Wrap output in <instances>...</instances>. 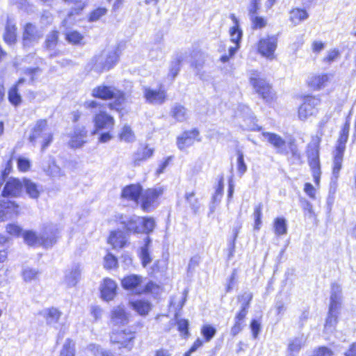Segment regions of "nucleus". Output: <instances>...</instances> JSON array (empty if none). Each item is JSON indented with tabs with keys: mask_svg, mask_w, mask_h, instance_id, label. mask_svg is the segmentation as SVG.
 I'll return each mask as SVG.
<instances>
[{
	"mask_svg": "<svg viewBox=\"0 0 356 356\" xmlns=\"http://www.w3.org/2000/svg\"><path fill=\"white\" fill-rule=\"evenodd\" d=\"M129 305L140 316L147 315L152 308L150 302L146 300L130 301Z\"/></svg>",
	"mask_w": 356,
	"mask_h": 356,
	"instance_id": "f704fd0d",
	"label": "nucleus"
},
{
	"mask_svg": "<svg viewBox=\"0 0 356 356\" xmlns=\"http://www.w3.org/2000/svg\"><path fill=\"white\" fill-rule=\"evenodd\" d=\"M161 289V286L159 284L153 282V281H149L146 283L143 289L138 290L136 293L138 295L143 294V293H156L159 291Z\"/></svg>",
	"mask_w": 356,
	"mask_h": 356,
	"instance_id": "864d4df0",
	"label": "nucleus"
},
{
	"mask_svg": "<svg viewBox=\"0 0 356 356\" xmlns=\"http://www.w3.org/2000/svg\"><path fill=\"white\" fill-rule=\"evenodd\" d=\"M136 338V332L129 328L113 330L109 336L111 344L116 346L119 349L128 350L133 348Z\"/></svg>",
	"mask_w": 356,
	"mask_h": 356,
	"instance_id": "0eeeda50",
	"label": "nucleus"
},
{
	"mask_svg": "<svg viewBox=\"0 0 356 356\" xmlns=\"http://www.w3.org/2000/svg\"><path fill=\"white\" fill-rule=\"evenodd\" d=\"M143 187L140 183L129 184L122 188L120 197L127 201L139 203Z\"/></svg>",
	"mask_w": 356,
	"mask_h": 356,
	"instance_id": "f3484780",
	"label": "nucleus"
},
{
	"mask_svg": "<svg viewBox=\"0 0 356 356\" xmlns=\"http://www.w3.org/2000/svg\"><path fill=\"white\" fill-rule=\"evenodd\" d=\"M312 356H334V353L327 346H322L314 350Z\"/></svg>",
	"mask_w": 356,
	"mask_h": 356,
	"instance_id": "0e129e2a",
	"label": "nucleus"
},
{
	"mask_svg": "<svg viewBox=\"0 0 356 356\" xmlns=\"http://www.w3.org/2000/svg\"><path fill=\"white\" fill-rule=\"evenodd\" d=\"M104 267L108 270L117 269L118 267V259L117 257L111 252H107L104 257Z\"/></svg>",
	"mask_w": 356,
	"mask_h": 356,
	"instance_id": "8fccbe9b",
	"label": "nucleus"
},
{
	"mask_svg": "<svg viewBox=\"0 0 356 356\" xmlns=\"http://www.w3.org/2000/svg\"><path fill=\"white\" fill-rule=\"evenodd\" d=\"M65 39L68 43L75 46L83 45L85 44L83 34L76 30L67 31L65 33Z\"/></svg>",
	"mask_w": 356,
	"mask_h": 356,
	"instance_id": "4c0bfd02",
	"label": "nucleus"
},
{
	"mask_svg": "<svg viewBox=\"0 0 356 356\" xmlns=\"http://www.w3.org/2000/svg\"><path fill=\"white\" fill-rule=\"evenodd\" d=\"M217 332L216 328L211 324H204L200 327L202 339L207 343L209 342Z\"/></svg>",
	"mask_w": 356,
	"mask_h": 356,
	"instance_id": "49530a36",
	"label": "nucleus"
},
{
	"mask_svg": "<svg viewBox=\"0 0 356 356\" xmlns=\"http://www.w3.org/2000/svg\"><path fill=\"white\" fill-rule=\"evenodd\" d=\"M62 316V312L56 307H51L46 309L43 317L47 325L57 323Z\"/></svg>",
	"mask_w": 356,
	"mask_h": 356,
	"instance_id": "e433bc0d",
	"label": "nucleus"
},
{
	"mask_svg": "<svg viewBox=\"0 0 356 356\" xmlns=\"http://www.w3.org/2000/svg\"><path fill=\"white\" fill-rule=\"evenodd\" d=\"M248 80L254 92L266 104H271L276 102L277 97L276 92L273 89V84L261 72L257 70H252Z\"/></svg>",
	"mask_w": 356,
	"mask_h": 356,
	"instance_id": "7ed1b4c3",
	"label": "nucleus"
},
{
	"mask_svg": "<svg viewBox=\"0 0 356 356\" xmlns=\"http://www.w3.org/2000/svg\"><path fill=\"white\" fill-rule=\"evenodd\" d=\"M111 321L114 324H126L129 321V316L125 309L122 306H118L111 311Z\"/></svg>",
	"mask_w": 356,
	"mask_h": 356,
	"instance_id": "c756f323",
	"label": "nucleus"
},
{
	"mask_svg": "<svg viewBox=\"0 0 356 356\" xmlns=\"http://www.w3.org/2000/svg\"><path fill=\"white\" fill-rule=\"evenodd\" d=\"M92 97L102 101H110L106 104L95 100L86 102L85 105L88 109L98 108L92 115V122L93 130L92 134L100 132L98 142L105 143L113 138V131L115 125V118L106 111V106L112 111H115L120 116L127 112V93L115 86L100 84L95 86L91 92Z\"/></svg>",
	"mask_w": 356,
	"mask_h": 356,
	"instance_id": "f257e3e1",
	"label": "nucleus"
},
{
	"mask_svg": "<svg viewBox=\"0 0 356 356\" xmlns=\"http://www.w3.org/2000/svg\"><path fill=\"white\" fill-rule=\"evenodd\" d=\"M238 298L243 300V304L240 309L236 312L234 323L230 329V333L232 337L238 335L245 325V320L252 299V295L251 293L241 295L238 296Z\"/></svg>",
	"mask_w": 356,
	"mask_h": 356,
	"instance_id": "9b49d317",
	"label": "nucleus"
},
{
	"mask_svg": "<svg viewBox=\"0 0 356 356\" xmlns=\"http://www.w3.org/2000/svg\"><path fill=\"white\" fill-rule=\"evenodd\" d=\"M67 146L71 149L83 147L88 143V130L85 126H76L68 134Z\"/></svg>",
	"mask_w": 356,
	"mask_h": 356,
	"instance_id": "ddd939ff",
	"label": "nucleus"
},
{
	"mask_svg": "<svg viewBox=\"0 0 356 356\" xmlns=\"http://www.w3.org/2000/svg\"><path fill=\"white\" fill-rule=\"evenodd\" d=\"M106 242L114 250L122 249L129 245V242L124 233L120 229L109 232Z\"/></svg>",
	"mask_w": 356,
	"mask_h": 356,
	"instance_id": "4be33fe9",
	"label": "nucleus"
},
{
	"mask_svg": "<svg viewBox=\"0 0 356 356\" xmlns=\"http://www.w3.org/2000/svg\"><path fill=\"white\" fill-rule=\"evenodd\" d=\"M164 193L163 187H152L143 189L139 201L140 207L143 211L149 212L155 209L160 203Z\"/></svg>",
	"mask_w": 356,
	"mask_h": 356,
	"instance_id": "6e6552de",
	"label": "nucleus"
},
{
	"mask_svg": "<svg viewBox=\"0 0 356 356\" xmlns=\"http://www.w3.org/2000/svg\"><path fill=\"white\" fill-rule=\"evenodd\" d=\"M117 288L114 280L109 277L104 278L100 287L101 298L105 301L113 300L116 295Z\"/></svg>",
	"mask_w": 356,
	"mask_h": 356,
	"instance_id": "b1692460",
	"label": "nucleus"
},
{
	"mask_svg": "<svg viewBox=\"0 0 356 356\" xmlns=\"http://www.w3.org/2000/svg\"><path fill=\"white\" fill-rule=\"evenodd\" d=\"M60 42V31L54 29L51 30L46 35L43 42V49L45 51H50L56 49Z\"/></svg>",
	"mask_w": 356,
	"mask_h": 356,
	"instance_id": "cd10ccee",
	"label": "nucleus"
},
{
	"mask_svg": "<svg viewBox=\"0 0 356 356\" xmlns=\"http://www.w3.org/2000/svg\"><path fill=\"white\" fill-rule=\"evenodd\" d=\"M195 141H201L200 131L197 128L185 130L176 138L177 147L181 151H184L192 146Z\"/></svg>",
	"mask_w": 356,
	"mask_h": 356,
	"instance_id": "4468645a",
	"label": "nucleus"
},
{
	"mask_svg": "<svg viewBox=\"0 0 356 356\" xmlns=\"http://www.w3.org/2000/svg\"><path fill=\"white\" fill-rule=\"evenodd\" d=\"M1 195L3 197H17L20 196L22 189V181L17 177H9L3 183Z\"/></svg>",
	"mask_w": 356,
	"mask_h": 356,
	"instance_id": "2eb2a0df",
	"label": "nucleus"
},
{
	"mask_svg": "<svg viewBox=\"0 0 356 356\" xmlns=\"http://www.w3.org/2000/svg\"><path fill=\"white\" fill-rule=\"evenodd\" d=\"M251 29L253 31L261 30L265 29L268 24V18L265 16L254 14L249 15Z\"/></svg>",
	"mask_w": 356,
	"mask_h": 356,
	"instance_id": "58836bf2",
	"label": "nucleus"
},
{
	"mask_svg": "<svg viewBox=\"0 0 356 356\" xmlns=\"http://www.w3.org/2000/svg\"><path fill=\"white\" fill-rule=\"evenodd\" d=\"M170 115L177 122H183L186 119V108L182 105L176 104L171 108Z\"/></svg>",
	"mask_w": 356,
	"mask_h": 356,
	"instance_id": "de8ad7c7",
	"label": "nucleus"
},
{
	"mask_svg": "<svg viewBox=\"0 0 356 356\" xmlns=\"http://www.w3.org/2000/svg\"><path fill=\"white\" fill-rule=\"evenodd\" d=\"M21 213L20 205L14 200L0 202V222L7 220V216H17Z\"/></svg>",
	"mask_w": 356,
	"mask_h": 356,
	"instance_id": "aec40b11",
	"label": "nucleus"
},
{
	"mask_svg": "<svg viewBox=\"0 0 356 356\" xmlns=\"http://www.w3.org/2000/svg\"><path fill=\"white\" fill-rule=\"evenodd\" d=\"M350 127V120L346 119L339 131L337 143L334 147L332 174L335 179L339 178L340 171L342 168L343 155L349 137Z\"/></svg>",
	"mask_w": 356,
	"mask_h": 356,
	"instance_id": "20e7f679",
	"label": "nucleus"
},
{
	"mask_svg": "<svg viewBox=\"0 0 356 356\" xmlns=\"http://www.w3.org/2000/svg\"><path fill=\"white\" fill-rule=\"evenodd\" d=\"M59 356H75L74 343L72 339L68 338L65 340Z\"/></svg>",
	"mask_w": 356,
	"mask_h": 356,
	"instance_id": "603ef678",
	"label": "nucleus"
},
{
	"mask_svg": "<svg viewBox=\"0 0 356 356\" xmlns=\"http://www.w3.org/2000/svg\"><path fill=\"white\" fill-rule=\"evenodd\" d=\"M42 38V33L35 24L27 22L24 25L22 36L24 47H29L38 43Z\"/></svg>",
	"mask_w": 356,
	"mask_h": 356,
	"instance_id": "f8f14e48",
	"label": "nucleus"
},
{
	"mask_svg": "<svg viewBox=\"0 0 356 356\" xmlns=\"http://www.w3.org/2000/svg\"><path fill=\"white\" fill-rule=\"evenodd\" d=\"M8 100L15 107H18L22 104L23 100L19 92V88H17L16 86H11L8 89Z\"/></svg>",
	"mask_w": 356,
	"mask_h": 356,
	"instance_id": "ea45409f",
	"label": "nucleus"
},
{
	"mask_svg": "<svg viewBox=\"0 0 356 356\" xmlns=\"http://www.w3.org/2000/svg\"><path fill=\"white\" fill-rule=\"evenodd\" d=\"M40 272L34 268H27L22 271V276L25 282H31L38 278Z\"/></svg>",
	"mask_w": 356,
	"mask_h": 356,
	"instance_id": "6e6d98bb",
	"label": "nucleus"
},
{
	"mask_svg": "<svg viewBox=\"0 0 356 356\" xmlns=\"http://www.w3.org/2000/svg\"><path fill=\"white\" fill-rule=\"evenodd\" d=\"M338 323V315L337 313L328 312V315L325 319V327H335Z\"/></svg>",
	"mask_w": 356,
	"mask_h": 356,
	"instance_id": "e2e57ef3",
	"label": "nucleus"
},
{
	"mask_svg": "<svg viewBox=\"0 0 356 356\" xmlns=\"http://www.w3.org/2000/svg\"><path fill=\"white\" fill-rule=\"evenodd\" d=\"M155 149L150 144L140 143L134 154L131 161L133 166H138L142 163L147 161L152 158L154 154Z\"/></svg>",
	"mask_w": 356,
	"mask_h": 356,
	"instance_id": "dca6fc26",
	"label": "nucleus"
},
{
	"mask_svg": "<svg viewBox=\"0 0 356 356\" xmlns=\"http://www.w3.org/2000/svg\"><path fill=\"white\" fill-rule=\"evenodd\" d=\"M278 46V35L267 34L259 38L256 42V51L258 54L269 60L275 58V51Z\"/></svg>",
	"mask_w": 356,
	"mask_h": 356,
	"instance_id": "9d476101",
	"label": "nucleus"
},
{
	"mask_svg": "<svg viewBox=\"0 0 356 356\" xmlns=\"http://www.w3.org/2000/svg\"><path fill=\"white\" fill-rule=\"evenodd\" d=\"M183 59L181 58H177L172 63L169 69L168 76L171 79H174L179 74Z\"/></svg>",
	"mask_w": 356,
	"mask_h": 356,
	"instance_id": "4d7b16f0",
	"label": "nucleus"
},
{
	"mask_svg": "<svg viewBox=\"0 0 356 356\" xmlns=\"http://www.w3.org/2000/svg\"><path fill=\"white\" fill-rule=\"evenodd\" d=\"M151 243L152 239L149 236H147L144 240V244L140 248V252L138 254L141 264L143 267H146L152 261V258L149 253Z\"/></svg>",
	"mask_w": 356,
	"mask_h": 356,
	"instance_id": "2f4dec72",
	"label": "nucleus"
},
{
	"mask_svg": "<svg viewBox=\"0 0 356 356\" xmlns=\"http://www.w3.org/2000/svg\"><path fill=\"white\" fill-rule=\"evenodd\" d=\"M6 232L10 236L19 237L22 234V229L15 223H8L6 225Z\"/></svg>",
	"mask_w": 356,
	"mask_h": 356,
	"instance_id": "5fc2aeb1",
	"label": "nucleus"
},
{
	"mask_svg": "<svg viewBox=\"0 0 356 356\" xmlns=\"http://www.w3.org/2000/svg\"><path fill=\"white\" fill-rule=\"evenodd\" d=\"M24 188L27 195L32 199H38L40 195V186L29 179H22V188Z\"/></svg>",
	"mask_w": 356,
	"mask_h": 356,
	"instance_id": "c9c22d12",
	"label": "nucleus"
},
{
	"mask_svg": "<svg viewBox=\"0 0 356 356\" xmlns=\"http://www.w3.org/2000/svg\"><path fill=\"white\" fill-rule=\"evenodd\" d=\"M260 8L261 0H250L248 8V15L258 14Z\"/></svg>",
	"mask_w": 356,
	"mask_h": 356,
	"instance_id": "69168bd1",
	"label": "nucleus"
},
{
	"mask_svg": "<svg viewBox=\"0 0 356 356\" xmlns=\"http://www.w3.org/2000/svg\"><path fill=\"white\" fill-rule=\"evenodd\" d=\"M17 166L19 172H26L31 169V163L29 159L20 156L17 159Z\"/></svg>",
	"mask_w": 356,
	"mask_h": 356,
	"instance_id": "bf43d9fd",
	"label": "nucleus"
},
{
	"mask_svg": "<svg viewBox=\"0 0 356 356\" xmlns=\"http://www.w3.org/2000/svg\"><path fill=\"white\" fill-rule=\"evenodd\" d=\"M289 21L293 25H298L304 20L307 19L309 17V14L306 9L295 7L290 10L289 11Z\"/></svg>",
	"mask_w": 356,
	"mask_h": 356,
	"instance_id": "7c9ffc66",
	"label": "nucleus"
},
{
	"mask_svg": "<svg viewBox=\"0 0 356 356\" xmlns=\"http://www.w3.org/2000/svg\"><path fill=\"white\" fill-rule=\"evenodd\" d=\"M108 8L106 6H98L92 8L87 15L88 22H96L102 20L108 14Z\"/></svg>",
	"mask_w": 356,
	"mask_h": 356,
	"instance_id": "72a5a7b5",
	"label": "nucleus"
},
{
	"mask_svg": "<svg viewBox=\"0 0 356 356\" xmlns=\"http://www.w3.org/2000/svg\"><path fill=\"white\" fill-rule=\"evenodd\" d=\"M313 144H309L306 150L308 165L309 166L315 185L318 187L321 177V165L320 160V137L316 138Z\"/></svg>",
	"mask_w": 356,
	"mask_h": 356,
	"instance_id": "39448f33",
	"label": "nucleus"
},
{
	"mask_svg": "<svg viewBox=\"0 0 356 356\" xmlns=\"http://www.w3.org/2000/svg\"><path fill=\"white\" fill-rule=\"evenodd\" d=\"M177 328L183 339H188L190 336L189 322L186 318H180L176 321Z\"/></svg>",
	"mask_w": 356,
	"mask_h": 356,
	"instance_id": "09e8293b",
	"label": "nucleus"
},
{
	"mask_svg": "<svg viewBox=\"0 0 356 356\" xmlns=\"http://www.w3.org/2000/svg\"><path fill=\"white\" fill-rule=\"evenodd\" d=\"M22 236L24 243L29 246L35 247L40 245V236H39L35 232L32 230H26L22 232Z\"/></svg>",
	"mask_w": 356,
	"mask_h": 356,
	"instance_id": "37998d69",
	"label": "nucleus"
},
{
	"mask_svg": "<svg viewBox=\"0 0 356 356\" xmlns=\"http://www.w3.org/2000/svg\"><path fill=\"white\" fill-rule=\"evenodd\" d=\"M143 277L138 275H129L121 280V285L124 289L138 291V287L141 285Z\"/></svg>",
	"mask_w": 356,
	"mask_h": 356,
	"instance_id": "c85d7f7f",
	"label": "nucleus"
},
{
	"mask_svg": "<svg viewBox=\"0 0 356 356\" xmlns=\"http://www.w3.org/2000/svg\"><path fill=\"white\" fill-rule=\"evenodd\" d=\"M47 120H38L32 129L31 134L29 136V141L32 143H35L36 140L42 136V132L47 129Z\"/></svg>",
	"mask_w": 356,
	"mask_h": 356,
	"instance_id": "473e14b6",
	"label": "nucleus"
},
{
	"mask_svg": "<svg viewBox=\"0 0 356 356\" xmlns=\"http://www.w3.org/2000/svg\"><path fill=\"white\" fill-rule=\"evenodd\" d=\"M263 136L267 139L269 143L277 149L279 154H287V151L284 148L286 141L280 135L272 132H264Z\"/></svg>",
	"mask_w": 356,
	"mask_h": 356,
	"instance_id": "bb28decb",
	"label": "nucleus"
},
{
	"mask_svg": "<svg viewBox=\"0 0 356 356\" xmlns=\"http://www.w3.org/2000/svg\"><path fill=\"white\" fill-rule=\"evenodd\" d=\"M301 99L302 103L297 108V116L300 120L305 121L318 113V106L321 103V99L319 95L307 94L302 95Z\"/></svg>",
	"mask_w": 356,
	"mask_h": 356,
	"instance_id": "423d86ee",
	"label": "nucleus"
},
{
	"mask_svg": "<svg viewBox=\"0 0 356 356\" xmlns=\"http://www.w3.org/2000/svg\"><path fill=\"white\" fill-rule=\"evenodd\" d=\"M273 231L277 236L287 234V222L284 217H277L273 220Z\"/></svg>",
	"mask_w": 356,
	"mask_h": 356,
	"instance_id": "79ce46f5",
	"label": "nucleus"
},
{
	"mask_svg": "<svg viewBox=\"0 0 356 356\" xmlns=\"http://www.w3.org/2000/svg\"><path fill=\"white\" fill-rule=\"evenodd\" d=\"M17 24L10 19H7L6 22L3 40L8 45H12L17 40Z\"/></svg>",
	"mask_w": 356,
	"mask_h": 356,
	"instance_id": "a878e982",
	"label": "nucleus"
},
{
	"mask_svg": "<svg viewBox=\"0 0 356 356\" xmlns=\"http://www.w3.org/2000/svg\"><path fill=\"white\" fill-rule=\"evenodd\" d=\"M302 211L304 212L305 216L312 218L314 220H316V214L315 213L312 204L308 200H305L302 201Z\"/></svg>",
	"mask_w": 356,
	"mask_h": 356,
	"instance_id": "13d9d810",
	"label": "nucleus"
},
{
	"mask_svg": "<svg viewBox=\"0 0 356 356\" xmlns=\"http://www.w3.org/2000/svg\"><path fill=\"white\" fill-rule=\"evenodd\" d=\"M144 97L150 104H161L167 99V93L162 86L158 90L146 88L144 90Z\"/></svg>",
	"mask_w": 356,
	"mask_h": 356,
	"instance_id": "5701e85b",
	"label": "nucleus"
},
{
	"mask_svg": "<svg viewBox=\"0 0 356 356\" xmlns=\"http://www.w3.org/2000/svg\"><path fill=\"white\" fill-rule=\"evenodd\" d=\"M339 54L340 52L337 49H332L323 58V61L326 63H331L339 57Z\"/></svg>",
	"mask_w": 356,
	"mask_h": 356,
	"instance_id": "338daca9",
	"label": "nucleus"
},
{
	"mask_svg": "<svg viewBox=\"0 0 356 356\" xmlns=\"http://www.w3.org/2000/svg\"><path fill=\"white\" fill-rule=\"evenodd\" d=\"M305 341L302 338L296 337L289 341L287 350L290 356H295L304 346Z\"/></svg>",
	"mask_w": 356,
	"mask_h": 356,
	"instance_id": "a18cd8bd",
	"label": "nucleus"
},
{
	"mask_svg": "<svg viewBox=\"0 0 356 356\" xmlns=\"http://www.w3.org/2000/svg\"><path fill=\"white\" fill-rule=\"evenodd\" d=\"M262 209H263V204L261 203H259L257 204L254 207V212H253V216H254V225L253 228L255 231H259L261 227L262 221Z\"/></svg>",
	"mask_w": 356,
	"mask_h": 356,
	"instance_id": "3c124183",
	"label": "nucleus"
},
{
	"mask_svg": "<svg viewBox=\"0 0 356 356\" xmlns=\"http://www.w3.org/2000/svg\"><path fill=\"white\" fill-rule=\"evenodd\" d=\"M118 138L121 141L132 143L136 136L134 131L129 125H124L118 134Z\"/></svg>",
	"mask_w": 356,
	"mask_h": 356,
	"instance_id": "c03bdc74",
	"label": "nucleus"
},
{
	"mask_svg": "<svg viewBox=\"0 0 356 356\" xmlns=\"http://www.w3.org/2000/svg\"><path fill=\"white\" fill-rule=\"evenodd\" d=\"M119 53L117 51L109 52L105 60L101 63L99 66L97 65L98 57L95 56L93 59L92 67L98 73H102L106 71L111 70L119 60Z\"/></svg>",
	"mask_w": 356,
	"mask_h": 356,
	"instance_id": "6ab92c4d",
	"label": "nucleus"
},
{
	"mask_svg": "<svg viewBox=\"0 0 356 356\" xmlns=\"http://www.w3.org/2000/svg\"><path fill=\"white\" fill-rule=\"evenodd\" d=\"M237 154V170L238 173L242 175L247 170V166L244 161L243 154L241 150L236 151Z\"/></svg>",
	"mask_w": 356,
	"mask_h": 356,
	"instance_id": "680f3d73",
	"label": "nucleus"
},
{
	"mask_svg": "<svg viewBox=\"0 0 356 356\" xmlns=\"http://www.w3.org/2000/svg\"><path fill=\"white\" fill-rule=\"evenodd\" d=\"M137 220H129L128 221V227L127 230L129 232H133L134 234H140L144 232L146 234H149L153 232L155 227V220L152 217H143L141 218V225L143 228L142 231L138 226L136 225Z\"/></svg>",
	"mask_w": 356,
	"mask_h": 356,
	"instance_id": "a211bd4d",
	"label": "nucleus"
},
{
	"mask_svg": "<svg viewBox=\"0 0 356 356\" xmlns=\"http://www.w3.org/2000/svg\"><path fill=\"white\" fill-rule=\"evenodd\" d=\"M229 18L234 23V25L229 29V34L230 35V40L234 43V47L229 48V54H224L220 56V61L225 63L229 60V59L234 56L236 51L240 48V44L243 37V31L240 26V22L238 17L235 14L232 13L229 15Z\"/></svg>",
	"mask_w": 356,
	"mask_h": 356,
	"instance_id": "1a4fd4ad",
	"label": "nucleus"
},
{
	"mask_svg": "<svg viewBox=\"0 0 356 356\" xmlns=\"http://www.w3.org/2000/svg\"><path fill=\"white\" fill-rule=\"evenodd\" d=\"M248 80L254 92L266 104H271L276 102L277 97L276 92L273 89V84L261 72L257 70H252Z\"/></svg>",
	"mask_w": 356,
	"mask_h": 356,
	"instance_id": "f03ea898",
	"label": "nucleus"
},
{
	"mask_svg": "<svg viewBox=\"0 0 356 356\" xmlns=\"http://www.w3.org/2000/svg\"><path fill=\"white\" fill-rule=\"evenodd\" d=\"M58 238V229L44 226L40 236V245L44 248L51 247L56 243Z\"/></svg>",
	"mask_w": 356,
	"mask_h": 356,
	"instance_id": "393cba45",
	"label": "nucleus"
},
{
	"mask_svg": "<svg viewBox=\"0 0 356 356\" xmlns=\"http://www.w3.org/2000/svg\"><path fill=\"white\" fill-rule=\"evenodd\" d=\"M250 330L252 332V334L254 338H257L260 332L261 325L260 323L256 320L252 319L250 323Z\"/></svg>",
	"mask_w": 356,
	"mask_h": 356,
	"instance_id": "774afa93",
	"label": "nucleus"
},
{
	"mask_svg": "<svg viewBox=\"0 0 356 356\" xmlns=\"http://www.w3.org/2000/svg\"><path fill=\"white\" fill-rule=\"evenodd\" d=\"M341 302L340 297L337 293L332 294L330 297V303L329 305V312L337 313L341 307Z\"/></svg>",
	"mask_w": 356,
	"mask_h": 356,
	"instance_id": "052dcab7",
	"label": "nucleus"
},
{
	"mask_svg": "<svg viewBox=\"0 0 356 356\" xmlns=\"http://www.w3.org/2000/svg\"><path fill=\"white\" fill-rule=\"evenodd\" d=\"M332 76L330 73L314 74L307 81V86L313 91H319L327 86Z\"/></svg>",
	"mask_w": 356,
	"mask_h": 356,
	"instance_id": "412c9836",
	"label": "nucleus"
},
{
	"mask_svg": "<svg viewBox=\"0 0 356 356\" xmlns=\"http://www.w3.org/2000/svg\"><path fill=\"white\" fill-rule=\"evenodd\" d=\"M67 3H74V6L70 8L67 15L69 17L77 16L82 13L87 6V3L81 1V0H62Z\"/></svg>",
	"mask_w": 356,
	"mask_h": 356,
	"instance_id": "a19ab883",
	"label": "nucleus"
}]
</instances>
